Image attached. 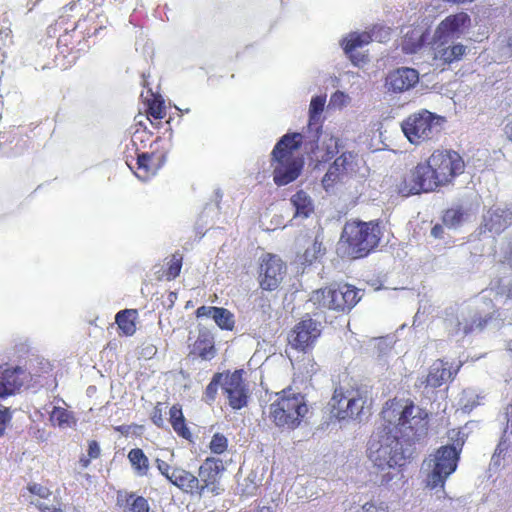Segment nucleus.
<instances>
[{"label": "nucleus", "mask_w": 512, "mask_h": 512, "mask_svg": "<svg viewBox=\"0 0 512 512\" xmlns=\"http://www.w3.org/2000/svg\"><path fill=\"white\" fill-rule=\"evenodd\" d=\"M258 489L257 474L251 471L245 478L238 481L237 491L242 496H251Z\"/></svg>", "instance_id": "37"}, {"label": "nucleus", "mask_w": 512, "mask_h": 512, "mask_svg": "<svg viewBox=\"0 0 512 512\" xmlns=\"http://www.w3.org/2000/svg\"><path fill=\"white\" fill-rule=\"evenodd\" d=\"M470 23V17L465 12L449 15L441 21L437 28L438 37H454L461 32V29Z\"/></svg>", "instance_id": "20"}, {"label": "nucleus", "mask_w": 512, "mask_h": 512, "mask_svg": "<svg viewBox=\"0 0 512 512\" xmlns=\"http://www.w3.org/2000/svg\"><path fill=\"white\" fill-rule=\"evenodd\" d=\"M444 234V228L441 224H435L431 229V235L434 238H442Z\"/></svg>", "instance_id": "53"}, {"label": "nucleus", "mask_w": 512, "mask_h": 512, "mask_svg": "<svg viewBox=\"0 0 512 512\" xmlns=\"http://www.w3.org/2000/svg\"><path fill=\"white\" fill-rule=\"evenodd\" d=\"M445 123L444 116L421 109L406 117L401 123V129L411 144L421 145L437 138Z\"/></svg>", "instance_id": "8"}, {"label": "nucleus", "mask_w": 512, "mask_h": 512, "mask_svg": "<svg viewBox=\"0 0 512 512\" xmlns=\"http://www.w3.org/2000/svg\"><path fill=\"white\" fill-rule=\"evenodd\" d=\"M349 400V391L344 392L343 389L336 388L334 390L333 396L329 402V405L331 407V413L334 417H336L338 420H343L341 418V411L345 410L346 401Z\"/></svg>", "instance_id": "35"}, {"label": "nucleus", "mask_w": 512, "mask_h": 512, "mask_svg": "<svg viewBox=\"0 0 512 512\" xmlns=\"http://www.w3.org/2000/svg\"><path fill=\"white\" fill-rule=\"evenodd\" d=\"M365 403V399L358 392L349 391V400L346 401L345 410L340 413L341 418L362 421Z\"/></svg>", "instance_id": "25"}, {"label": "nucleus", "mask_w": 512, "mask_h": 512, "mask_svg": "<svg viewBox=\"0 0 512 512\" xmlns=\"http://www.w3.org/2000/svg\"><path fill=\"white\" fill-rule=\"evenodd\" d=\"M106 0H76L63 7L47 34L58 37L57 48L64 56L78 55L88 47V39L96 36L106 25L96 23L97 12Z\"/></svg>", "instance_id": "1"}, {"label": "nucleus", "mask_w": 512, "mask_h": 512, "mask_svg": "<svg viewBox=\"0 0 512 512\" xmlns=\"http://www.w3.org/2000/svg\"><path fill=\"white\" fill-rule=\"evenodd\" d=\"M384 29L387 31V35H385L384 32L378 33L377 34L378 35V39H374V41L385 42L388 39L389 34H390L389 29H386V28H384Z\"/></svg>", "instance_id": "56"}, {"label": "nucleus", "mask_w": 512, "mask_h": 512, "mask_svg": "<svg viewBox=\"0 0 512 512\" xmlns=\"http://www.w3.org/2000/svg\"><path fill=\"white\" fill-rule=\"evenodd\" d=\"M242 370L224 374L222 390L227 395L233 409H241L247 404L248 390L242 379Z\"/></svg>", "instance_id": "15"}, {"label": "nucleus", "mask_w": 512, "mask_h": 512, "mask_svg": "<svg viewBox=\"0 0 512 512\" xmlns=\"http://www.w3.org/2000/svg\"><path fill=\"white\" fill-rule=\"evenodd\" d=\"M170 422L177 434L185 439L190 438L191 433L185 425V419L179 406L174 405L170 409Z\"/></svg>", "instance_id": "31"}, {"label": "nucleus", "mask_w": 512, "mask_h": 512, "mask_svg": "<svg viewBox=\"0 0 512 512\" xmlns=\"http://www.w3.org/2000/svg\"><path fill=\"white\" fill-rule=\"evenodd\" d=\"M339 147V139L335 137H330L321 146H317L312 151V160L315 162V168L333 159L339 153Z\"/></svg>", "instance_id": "23"}, {"label": "nucleus", "mask_w": 512, "mask_h": 512, "mask_svg": "<svg viewBox=\"0 0 512 512\" xmlns=\"http://www.w3.org/2000/svg\"><path fill=\"white\" fill-rule=\"evenodd\" d=\"M194 351L204 360H210L215 356L214 344H202V342H195Z\"/></svg>", "instance_id": "44"}, {"label": "nucleus", "mask_w": 512, "mask_h": 512, "mask_svg": "<svg viewBox=\"0 0 512 512\" xmlns=\"http://www.w3.org/2000/svg\"><path fill=\"white\" fill-rule=\"evenodd\" d=\"M419 80L418 72L413 68H398L389 73L386 84L394 92H403L412 88Z\"/></svg>", "instance_id": "18"}, {"label": "nucleus", "mask_w": 512, "mask_h": 512, "mask_svg": "<svg viewBox=\"0 0 512 512\" xmlns=\"http://www.w3.org/2000/svg\"><path fill=\"white\" fill-rule=\"evenodd\" d=\"M168 149L163 145L161 137H157L150 145V151L137 155L134 174L142 181L154 177L166 162Z\"/></svg>", "instance_id": "11"}, {"label": "nucleus", "mask_w": 512, "mask_h": 512, "mask_svg": "<svg viewBox=\"0 0 512 512\" xmlns=\"http://www.w3.org/2000/svg\"><path fill=\"white\" fill-rule=\"evenodd\" d=\"M453 444L440 447L426 461L431 472L427 476V486L430 488L443 487L446 479L456 470L459 454L464 444L460 431L452 430L449 435Z\"/></svg>", "instance_id": "7"}, {"label": "nucleus", "mask_w": 512, "mask_h": 512, "mask_svg": "<svg viewBox=\"0 0 512 512\" xmlns=\"http://www.w3.org/2000/svg\"><path fill=\"white\" fill-rule=\"evenodd\" d=\"M153 422H154L157 426H159V427H161V426H162V424H163L162 416H161V414H160V413L158 414V413H157V411H155V413H154V415H153Z\"/></svg>", "instance_id": "57"}, {"label": "nucleus", "mask_w": 512, "mask_h": 512, "mask_svg": "<svg viewBox=\"0 0 512 512\" xmlns=\"http://www.w3.org/2000/svg\"><path fill=\"white\" fill-rule=\"evenodd\" d=\"M463 331H464V333H465V334H467V333H468V331H469V330H468L467 322H464Z\"/></svg>", "instance_id": "62"}, {"label": "nucleus", "mask_w": 512, "mask_h": 512, "mask_svg": "<svg viewBox=\"0 0 512 512\" xmlns=\"http://www.w3.org/2000/svg\"><path fill=\"white\" fill-rule=\"evenodd\" d=\"M424 43V33L420 27H410L404 32L402 50L407 54L417 52Z\"/></svg>", "instance_id": "27"}, {"label": "nucleus", "mask_w": 512, "mask_h": 512, "mask_svg": "<svg viewBox=\"0 0 512 512\" xmlns=\"http://www.w3.org/2000/svg\"><path fill=\"white\" fill-rule=\"evenodd\" d=\"M465 166L463 157L457 151L436 149L410 170L397 184V191L402 196L435 192L452 185L464 173Z\"/></svg>", "instance_id": "2"}, {"label": "nucleus", "mask_w": 512, "mask_h": 512, "mask_svg": "<svg viewBox=\"0 0 512 512\" xmlns=\"http://www.w3.org/2000/svg\"><path fill=\"white\" fill-rule=\"evenodd\" d=\"M380 240L381 229L376 221H348L340 237L345 253L352 259L368 256L378 247Z\"/></svg>", "instance_id": "5"}, {"label": "nucleus", "mask_w": 512, "mask_h": 512, "mask_svg": "<svg viewBox=\"0 0 512 512\" xmlns=\"http://www.w3.org/2000/svg\"><path fill=\"white\" fill-rule=\"evenodd\" d=\"M286 273V265L282 259L272 253L261 256L258 267L259 287L265 291H274L281 284Z\"/></svg>", "instance_id": "12"}, {"label": "nucleus", "mask_w": 512, "mask_h": 512, "mask_svg": "<svg viewBox=\"0 0 512 512\" xmlns=\"http://www.w3.org/2000/svg\"><path fill=\"white\" fill-rule=\"evenodd\" d=\"M478 327H479V329H480V330H482V329L484 328V326H483L482 322H479V323H478Z\"/></svg>", "instance_id": "63"}, {"label": "nucleus", "mask_w": 512, "mask_h": 512, "mask_svg": "<svg viewBox=\"0 0 512 512\" xmlns=\"http://www.w3.org/2000/svg\"><path fill=\"white\" fill-rule=\"evenodd\" d=\"M155 463H156V467L159 470V472L161 473V475H163L168 481H170V479L172 477L171 472L174 467H171L166 461L159 459V458H157L155 460Z\"/></svg>", "instance_id": "46"}, {"label": "nucleus", "mask_w": 512, "mask_h": 512, "mask_svg": "<svg viewBox=\"0 0 512 512\" xmlns=\"http://www.w3.org/2000/svg\"><path fill=\"white\" fill-rule=\"evenodd\" d=\"M505 133L508 136V138L512 141V122L508 123L505 126Z\"/></svg>", "instance_id": "58"}, {"label": "nucleus", "mask_w": 512, "mask_h": 512, "mask_svg": "<svg viewBox=\"0 0 512 512\" xmlns=\"http://www.w3.org/2000/svg\"><path fill=\"white\" fill-rule=\"evenodd\" d=\"M325 253L322 242L315 239L309 247H307L302 255L303 264H312Z\"/></svg>", "instance_id": "38"}, {"label": "nucleus", "mask_w": 512, "mask_h": 512, "mask_svg": "<svg viewBox=\"0 0 512 512\" xmlns=\"http://www.w3.org/2000/svg\"><path fill=\"white\" fill-rule=\"evenodd\" d=\"M79 463L82 466V468H87L90 464V458L81 457Z\"/></svg>", "instance_id": "59"}, {"label": "nucleus", "mask_w": 512, "mask_h": 512, "mask_svg": "<svg viewBox=\"0 0 512 512\" xmlns=\"http://www.w3.org/2000/svg\"><path fill=\"white\" fill-rule=\"evenodd\" d=\"M507 434V428L504 430V435L501 438L499 444L497 445L495 452L492 456V461H494L495 464H498V460L500 456L505 453L509 447L510 440L506 438Z\"/></svg>", "instance_id": "45"}, {"label": "nucleus", "mask_w": 512, "mask_h": 512, "mask_svg": "<svg viewBox=\"0 0 512 512\" xmlns=\"http://www.w3.org/2000/svg\"><path fill=\"white\" fill-rule=\"evenodd\" d=\"M317 322H298L288 334V343L297 350L304 351L321 333Z\"/></svg>", "instance_id": "17"}, {"label": "nucleus", "mask_w": 512, "mask_h": 512, "mask_svg": "<svg viewBox=\"0 0 512 512\" xmlns=\"http://www.w3.org/2000/svg\"><path fill=\"white\" fill-rule=\"evenodd\" d=\"M254 512H273L270 507L263 506L255 510Z\"/></svg>", "instance_id": "60"}, {"label": "nucleus", "mask_w": 512, "mask_h": 512, "mask_svg": "<svg viewBox=\"0 0 512 512\" xmlns=\"http://www.w3.org/2000/svg\"><path fill=\"white\" fill-rule=\"evenodd\" d=\"M196 316L198 318L208 317L212 320H230L233 317V314L222 307L201 306L196 310Z\"/></svg>", "instance_id": "36"}, {"label": "nucleus", "mask_w": 512, "mask_h": 512, "mask_svg": "<svg viewBox=\"0 0 512 512\" xmlns=\"http://www.w3.org/2000/svg\"><path fill=\"white\" fill-rule=\"evenodd\" d=\"M360 289L348 283H335L317 290L314 299L324 308L348 313L361 300Z\"/></svg>", "instance_id": "10"}, {"label": "nucleus", "mask_w": 512, "mask_h": 512, "mask_svg": "<svg viewBox=\"0 0 512 512\" xmlns=\"http://www.w3.org/2000/svg\"><path fill=\"white\" fill-rule=\"evenodd\" d=\"M466 53V46L463 44H454L445 48L438 49L434 59L439 60L443 65H449L459 61Z\"/></svg>", "instance_id": "28"}, {"label": "nucleus", "mask_w": 512, "mask_h": 512, "mask_svg": "<svg viewBox=\"0 0 512 512\" xmlns=\"http://www.w3.org/2000/svg\"><path fill=\"white\" fill-rule=\"evenodd\" d=\"M308 412L304 396L291 388L283 390L269 408V416L282 429L293 430Z\"/></svg>", "instance_id": "9"}, {"label": "nucleus", "mask_w": 512, "mask_h": 512, "mask_svg": "<svg viewBox=\"0 0 512 512\" xmlns=\"http://www.w3.org/2000/svg\"><path fill=\"white\" fill-rule=\"evenodd\" d=\"M303 144V135L286 133L275 144L270 154L273 181L277 186H286L302 174L305 160L298 151Z\"/></svg>", "instance_id": "4"}, {"label": "nucleus", "mask_w": 512, "mask_h": 512, "mask_svg": "<svg viewBox=\"0 0 512 512\" xmlns=\"http://www.w3.org/2000/svg\"><path fill=\"white\" fill-rule=\"evenodd\" d=\"M10 418L11 416L8 408L4 407L3 409H0V436L3 435L6 428V424L10 420Z\"/></svg>", "instance_id": "49"}, {"label": "nucleus", "mask_w": 512, "mask_h": 512, "mask_svg": "<svg viewBox=\"0 0 512 512\" xmlns=\"http://www.w3.org/2000/svg\"><path fill=\"white\" fill-rule=\"evenodd\" d=\"M325 102H326L325 96H316V97L312 98V100L310 102V107H309V121H308L309 129L315 128L317 132H319L321 130L322 126H321L320 116L324 110Z\"/></svg>", "instance_id": "29"}, {"label": "nucleus", "mask_w": 512, "mask_h": 512, "mask_svg": "<svg viewBox=\"0 0 512 512\" xmlns=\"http://www.w3.org/2000/svg\"><path fill=\"white\" fill-rule=\"evenodd\" d=\"M505 419L507 421V424H511V427H512V404H510L507 408H506V413H505Z\"/></svg>", "instance_id": "55"}, {"label": "nucleus", "mask_w": 512, "mask_h": 512, "mask_svg": "<svg viewBox=\"0 0 512 512\" xmlns=\"http://www.w3.org/2000/svg\"><path fill=\"white\" fill-rule=\"evenodd\" d=\"M195 342H202V344H213V337L208 331L199 330V336Z\"/></svg>", "instance_id": "51"}, {"label": "nucleus", "mask_w": 512, "mask_h": 512, "mask_svg": "<svg viewBox=\"0 0 512 512\" xmlns=\"http://www.w3.org/2000/svg\"><path fill=\"white\" fill-rule=\"evenodd\" d=\"M109 333L113 330L118 332L120 335L131 336L136 331L135 322H114L107 328Z\"/></svg>", "instance_id": "41"}, {"label": "nucleus", "mask_w": 512, "mask_h": 512, "mask_svg": "<svg viewBox=\"0 0 512 512\" xmlns=\"http://www.w3.org/2000/svg\"><path fill=\"white\" fill-rule=\"evenodd\" d=\"M290 201L295 208V217L308 218L314 213L313 200L304 190H298L292 195Z\"/></svg>", "instance_id": "26"}, {"label": "nucleus", "mask_w": 512, "mask_h": 512, "mask_svg": "<svg viewBox=\"0 0 512 512\" xmlns=\"http://www.w3.org/2000/svg\"><path fill=\"white\" fill-rule=\"evenodd\" d=\"M26 373L21 367L6 369L0 375V398L15 393L24 384Z\"/></svg>", "instance_id": "19"}, {"label": "nucleus", "mask_w": 512, "mask_h": 512, "mask_svg": "<svg viewBox=\"0 0 512 512\" xmlns=\"http://www.w3.org/2000/svg\"><path fill=\"white\" fill-rule=\"evenodd\" d=\"M3 25L0 28V48L8 47L13 44V32L11 29V23L8 18L3 19Z\"/></svg>", "instance_id": "42"}, {"label": "nucleus", "mask_w": 512, "mask_h": 512, "mask_svg": "<svg viewBox=\"0 0 512 512\" xmlns=\"http://www.w3.org/2000/svg\"><path fill=\"white\" fill-rule=\"evenodd\" d=\"M146 118L157 129L160 128L161 120L166 116V107L161 96L152 94L146 101Z\"/></svg>", "instance_id": "24"}, {"label": "nucleus", "mask_w": 512, "mask_h": 512, "mask_svg": "<svg viewBox=\"0 0 512 512\" xmlns=\"http://www.w3.org/2000/svg\"><path fill=\"white\" fill-rule=\"evenodd\" d=\"M379 510H384V507L376 506L373 502H367L361 507V512H379Z\"/></svg>", "instance_id": "52"}, {"label": "nucleus", "mask_w": 512, "mask_h": 512, "mask_svg": "<svg viewBox=\"0 0 512 512\" xmlns=\"http://www.w3.org/2000/svg\"><path fill=\"white\" fill-rule=\"evenodd\" d=\"M138 318V310L136 309H124L119 311L114 320H136Z\"/></svg>", "instance_id": "47"}, {"label": "nucleus", "mask_w": 512, "mask_h": 512, "mask_svg": "<svg viewBox=\"0 0 512 512\" xmlns=\"http://www.w3.org/2000/svg\"><path fill=\"white\" fill-rule=\"evenodd\" d=\"M30 503L35 505L36 507L42 509V505L39 501L30 500Z\"/></svg>", "instance_id": "61"}, {"label": "nucleus", "mask_w": 512, "mask_h": 512, "mask_svg": "<svg viewBox=\"0 0 512 512\" xmlns=\"http://www.w3.org/2000/svg\"><path fill=\"white\" fill-rule=\"evenodd\" d=\"M128 459L138 476H146L149 471V460L140 448L131 449L128 453Z\"/></svg>", "instance_id": "30"}, {"label": "nucleus", "mask_w": 512, "mask_h": 512, "mask_svg": "<svg viewBox=\"0 0 512 512\" xmlns=\"http://www.w3.org/2000/svg\"><path fill=\"white\" fill-rule=\"evenodd\" d=\"M50 421L53 425H56L60 428H68L71 427L74 423V417L71 411H68L62 407H53L50 412Z\"/></svg>", "instance_id": "34"}, {"label": "nucleus", "mask_w": 512, "mask_h": 512, "mask_svg": "<svg viewBox=\"0 0 512 512\" xmlns=\"http://www.w3.org/2000/svg\"><path fill=\"white\" fill-rule=\"evenodd\" d=\"M428 414L408 400H390L382 410L383 426L408 444H414L428 433Z\"/></svg>", "instance_id": "3"}, {"label": "nucleus", "mask_w": 512, "mask_h": 512, "mask_svg": "<svg viewBox=\"0 0 512 512\" xmlns=\"http://www.w3.org/2000/svg\"><path fill=\"white\" fill-rule=\"evenodd\" d=\"M464 215L462 207L449 208L444 212L442 221L448 227H457L463 222Z\"/></svg>", "instance_id": "39"}, {"label": "nucleus", "mask_w": 512, "mask_h": 512, "mask_svg": "<svg viewBox=\"0 0 512 512\" xmlns=\"http://www.w3.org/2000/svg\"><path fill=\"white\" fill-rule=\"evenodd\" d=\"M182 264L183 255L178 251L173 253L167 262V267L162 272L161 278L167 281L176 279L180 275Z\"/></svg>", "instance_id": "32"}, {"label": "nucleus", "mask_w": 512, "mask_h": 512, "mask_svg": "<svg viewBox=\"0 0 512 512\" xmlns=\"http://www.w3.org/2000/svg\"><path fill=\"white\" fill-rule=\"evenodd\" d=\"M509 296L512 297V287L509 289Z\"/></svg>", "instance_id": "64"}, {"label": "nucleus", "mask_w": 512, "mask_h": 512, "mask_svg": "<svg viewBox=\"0 0 512 512\" xmlns=\"http://www.w3.org/2000/svg\"><path fill=\"white\" fill-rule=\"evenodd\" d=\"M88 455H89L90 459H96L100 455L99 444L96 441H94V440L89 442V445H88Z\"/></svg>", "instance_id": "50"}, {"label": "nucleus", "mask_w": 512, "mask_h": 512, "mask_svg": "<svg viewBox=\"0 0 512 512\" xmlns=\"http://www.w3.org/2000/svg\"><path fill=\"white\" fill-rule=\"evenodd\" d=\"M118 500H123L129 506L131 512H151L146 498L136 496L134 493L118 494Z\"/></svg>", "instance_id": "33"}, {"label": "nucleus", "mask_w": 512, "mask_h": 512, "mask_svg": "<svg viewBox=\"0 0 512 512\" xmlns=\"http://www.w3.org/2000/svg\"><path fill=\"white\" fill-rule=\"evenodd\" d=\"M456 373L457 370L453 372L451 367L448 366V363H445L443 360H436L431 365L425 382L427 386L436 388L452 379Z\"/></svg>", "instance_id": "22"}, {"label": "nucleus", "mask_w": 512, "mask_h": 512, "mask_svg": "<svg viewBox=\"0 0 512 512\" xmlns=\"http://www.w3.org/2000/svg\"><path fill=\"white\" fill-rule=\"evenodd\" d=\"M216 323L218 324V326L221 329H224V330H232L234 327V322H216Z\"/></svg>", "instance_id": "54"}, {"label": "nucleus", "mask_w": 512, "mask_h": 512, "mask_svg": "<svg viewBox=\"0 0 512 512\" xmlns=\"http://www.w3.org/2000/svg\"><path fill=\"white\" fill-rule=\"evenodd\" d=\"M223 462L217 458H207L199 467L197 495L202 496L206 492L219 494L218 474L223 470Z\"/></svg>", "instance_id": "14"}, {"label": "nucleus", "mask_w": 512, "mask_h": 512, "mask_svg": "<svg viewBox=\"0 0 512 512\" xmlns=\"http://www.w3.org/2000/svg\"><path fill=\"white\" fill-rule=\"evenodd\" d=\"M355 155L352 152H343L329 166L321 183L325 191H329L353 170Z\"/></svg>", "instance_id": "16"}, {"label": "nucleus", "mask_w": 512, "mask_h": 512, "mask_svg": "<svg viewBox=\"0 0 512 512\" xmlns=\"http://www.w3.org/2000/svg\"><path fill=\"white\" fill-rule=\"evenodd\" d=\"M227 446V438L220 433H216L213 435L209 447L213 453L221 454L227 449Z\"/></svg>", "instance_id": "43"}, {"label": "nucleus", "mask_w": 512, "mask_h": 512, "mask_svg": "<svg viewBox=\"0 0 512 512\" xmlns=\"http://www.w3.org/2000/svg\"><path fill=\"white\" fill-rule=\"evenodd\" d=\"M223 379H224V374H222V373H217L213 376L211 382L207 385L205 393H204L203 399L206 403L211 404L215 400V397H216V394L218 391V387L219 386L222 387Z\"/></svg>", "instance_id": "40"}, {"label": "nucleus", "mask_w": 512, "mask_h": 512, "mask_svg": "<svg viewBox=\"0 0 512 512\" xmlns=\"http://www.w3.org/2000/svg\"><path fill=\"white\" fill-rule=\"evenodd\" d=\"M381 32L387 35V31L384 27L374 26L370 31L352 32L342 40L341 45L343 50L354 65L359 66L367 61V56L364 54H356V50L368 45L374 41V39H378L377 34Z\"/></svg>", "instance_id": "13"}, {"label": "nucleus", "mask_w": 512, "mask_h": 512, "mask_svg": "<svg viewBox=\"0 0 512 512\" xmlns=\"http://www.w3.org/2000/svg\"><path fill=\"white\" fill-rule=\"evenodd\" d=\"M367 456L380 470L394 469L405 463V450L401 440L384 426L370 437Z\"/></svg>", "instance_id": "6"}, {"label": "nucleus", "mask_w": 512, "mask_h": 512, "mask_svg": "<svg viewBox=\"0 0 512 512\" xmlns=\"http://www.w3.org/2000/svg\"><path fill=\"white\" fill-rule=\"evenodd\" d=\"M28 489L32 494L37 495L43 499L48 498L51 494L47 487H44L40 484H32L28 487Z\"/></svg>", "instance_id": "48"}, {"label": "nucleus", "mask_w": 512, "mask_h": 512, "mask_svg": "<svg viewBox=\"0 0 512 512\" xmlns=\"http://www.w3.org/2000/svg\"><path fill=\"white\" fill-rule=\"evenodd\" d=\"M170 483L179 488L184 493L196 494L198 487L197 476L181 468L174 467L171 472Z\"/></svg>", "instance_id": "21"}]
</instances>
